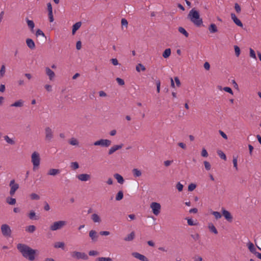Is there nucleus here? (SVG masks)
<instances>
[{
	"label": "nucleus",
	"instance_id": "f8f14e48",
	"mask_svg": "<svg viewBox=\"0 0 261 261\" xmlns=\"http://www.w3.org/2000/svg\"><path fill=\"white\" fill-rule=\"evenodd\" d=\"M132 254L135 258H137L141 261H149L147 257L138 252H133Z\"/></svg>",
	"mask_w": 261,
	"mask_h": 261
},
{
	"label": "nucleus",
	"instance_id": "a211bd4d",
	"mask_svg": "<svg viewBox=\"0 0 261 261\" xmlns=\"http://www.w3.org/2000/svg\"><path fill=\"white\" fill-rule=\"evenodd\" d=\"M26 43L27 46L31 49H34L35 47V44L34 41L30 38H28L26 40Z\"/></svg>",
	"mask_w": 261,
	"mask_h": 261
},
{
	"label": "nucleus",
	"instance_id": "b1692460",
	"mask_svg": "<svg viewBox=\"0 0 261 261\" xmlns=\"http://www.w3.org/2000/svg\"><path fill=\"white\" fill-rule=\"evenodd\" d=\"M114 177L117 180V182L120 184H123L124 180L123 177L118 173H116L114 175Z\"/></svg>",
	"mask_w": 261,
	"mask_h": 261
},
{
	"label": "nucleus",
	"instance_id": "de8ad7c7",
	"mask_svg": "<svg viewBox=\"0 0 261 261\" xmlns=\"http://www.w3.org/2000/svg\"><path fill=\"white\" fill-rule=\"evenodd\" d=\"M212 214L216 219H220L221 217V215L220 212L214 211L212 212Z\"/></svg>",
	"mask_w": 261,
	"mask_h": 261
},
{
	"label": "nucleus",
	"instance_id": "0e129e2a",
	"mask_svg": "<svg viewBox=\"0 0 261 261\" xmlns=\"http://www.w3.org/2000/svg\"><path fill=\"white\" fill-rule=\"evenodd\" d=\"M48 17L50 22H53L54 20L53 12L48 13Z\"/></svg>",
	"mask_w": 261,
	"mask_h": 261
},
{
	"label": "nucleus",
	"instance_id": "dca6fc26",
	"mask_svg": "<svg viewBox=\"0 0 261 261\" xmlns=\"http://www.w3.org/2000/svg\"><path fill=\"white\" fill-rule=\"evenodd\" d=\"M89 237L93 242L97 241L98 235L95 230H91L89 231Z\"/></svg>",
	"mask_w": 261,
	"mask_h": 261
},
{
	"label": "nucleus",
	"instance_id": "aec40b11",
	"mask_svg": "<svg viewBox=\"0 0 261 261\" xmlns=\"http://www.w3.org/2000/svg\"><path fill=\"white\" fill-rule=\"evenodd\" d=\"M24 101L22 99H19L11 105L12 107H21L23 106Z\"/></svg>",
	"mask_w": 261,
	"mask_h": 261
},
{
	"label": "nucleus",
	"instance_id": "f03ea898",
	"mask_svg": "<svg viewBox=\"0 0 261 261\" xmlns=\"http://www.w3.org/2000/svg\"><path fill=\"white\" fill-rule=\"evenodd\" d=\"M188 18L197 27H200L202 23V19L200 17V14L194 8L191 9L188 14Z\"/></svg>",
	"mask_w": 261,
	"mask_h": 261
},
{
	"label": "nucleus",
	"instance_id": "f3484780",
	"mask_svg": "<svg viewBox=\"0 0 261 261\" xmlns=\"http://www.w3.org/2000/svg\"><path fill=\"white\" fill-rule=\"evenodd\" d=\"M46 74L48 76L50 81H52L55 76V72L49 67L45 68Z\"/></svg>",
	"mask_w": 261,
	"mask_h": 261
},
{
	"label": "nucleus",
	"instance_id": "13d9d810",
	"mask_svg": "<svg viewBox=\"0 0 261 261\" xmlns=\"http://www.w3.org/2000/svg\"><path fill=\"white\" fill-rule=\"evenodd\" d=\"M98 254H99L98 252L97 251H95V250H90L89 252V255L90 256H96V255H98Z\"/></svg>",
	"mask_w": 261,
	"mask_h": 261
},
{
	"label": "nucleus",
	"instance_id": "2eb2a0df",
	"mask_svg": "<svg viewBox=\"0 0 261 261\" xmlns=\"http://www.w3.org/2000/svg\"><path fill=\"white\" fill-rule=\"evenodd\" d=\"M231 18L236 25L242 28L243 27V24L241 21V20L237 18L236 15L234 13L231 14Z\"/></svg>",
	"mask_w": 261,
	"mask_h": 261
},
{
	"label": "nucleus",
	"instance_id": "f257e3e1",
	"mask_svg": "<svg viewBox=\"0 0 261 261\" xmlns=\"http://www.w3.org/2000/svg\"><path fill=\"white\" fill-rule=\"evenodd\" d=\"M17 248L21 252L24 258L30 261H33L35 259L36 251L32 249L27 245L18 244L17 245Z\"/></svg>",
	"mask_w": 261,
	"mask_h": 261
},
{
	"label": "nucleus",
	"instance_id": "680f3d73",
	"mask_svg": "<svg viewBox=\"0 0 261 261\" xmlns=\"http://www.w3.org/2000/svg\"><path fill=\"white\" fill-rule=\"evenodd\" d=\"M111 62L113 65L116 66L119 64L118 61L116 58H113L111 59Z\"/></svg>",
	"mask_w": 261,
	"mask_h": 261
},
{
	"label": "nucleus",
	"instance_id": "9b49d317",
	"mask_svg": "<svg viewBox=\"0 0 261 261\" xmlns=\"http://www.w3.org/2000/svg\"><path fill=\"white\" fill-rule=\"evenodd\" d=\"M76 178L81 181H87L91 178V175L86 173H82L76 175Z\"/></svg>",
	"mask_w": 261,
	"mask_h": 261
},
{
	"label": "nucleus",
	"instance_id": "1a4fd4ad",
	"mask_svg": "<svg viewBox=\"0 0 261 261\" xmlns=\"http://www.w3.org/2000/svg\"><path fill=\"white\" fill-rule=\"evenodd\" d=\"M9 186L10 187V190L9 192L10 195L11 196H13L15 194L16 191L18 189L19 185L15 182L14 179H12L10 182Z\"/></svg>",
	"mask_w": 261,
	"mask_h": 261
},
{
	"label": "nucleus",
	"instance_id": "bb28decb",
	"mask_svg": "<svg viewBox=\"0 0 261 261\" xmlns=\"http://www.w3.org/2000/svg\"><path fill=\"white\" fill-rule=\"evenodd\" d=\"M208 228L210 229V230L211 232H213L214 233H215L216 234L218 233V231L213 223H208Z\"/></svg>",
	"mask_w": 261,
	"mask_h": 261
},
{
	"label": "nucleus",
	"instance_id": "338daca9",
	"mask_svg": "<svg viewBox=\"0 0 261 261\" xmlns=\"http://www.w3.org/2000/svg\"><path fill=\"white\" fill-rule=\"evenodd\" d=\"M82 47V43L80 41H78L76 44V48L77 50H80Z\"/></svg>",
	"mask_w": 261,
	"mask_h": 261
},
{
	"label": "nucleus",
	"instance_id": "6ab92c4d",
	"mask_svg": "<svg viewBox=\"0 0 261 261\" xmlns=\"http://www.w3.org/2000/svg\"><path fill=\"white\" fill-rule=\"evenodd\" d=\"M60 173V170L58 169H50L48 170L47 174L51 176H56Z\"/></svg>",
	"mask_w": 261,
	"mask_h": 261
},
{
	"label": "nucleus",
	"instance_id": "5701e85b",
	"mask_svg": "<svg viewBox=\"0 0 261 261\" xmlns=\"http://www.w3.org/2000/svg\"><path fill=\"white\" fill-rule=\"evenodd\" d=\"M91 219L94 223H100L101 222V219L97 214H92Z\"/></svg>",
	"mask_w": 261,
	"mask_h": 261
},
{
	"label": "nucleus",
	"instance_id": "39448f33",
	"mask_svg": "<svg viewBox=\"0 0 261 261\" xmlns=\"http://www.w3.org/2000/svg\"><path fill=\"white\" fill-rule=\"evenodd\" d=\"M66 225L65 221L60 220L54 222L49 227V228L52 231H56L62 228Z\"/></svg>",
	"mask_w": 261,
	"mask_h": 261
},
{
	"label": "nucleus",
	"instance_id": "412c9836",
	"mask_svg": "<svg viewBox=\"0 0 261 261\" xmlns=\"http://www.w3.org/2000/svg\"><path fill=\"white\" fill-rule=\"evenodd\" d=\"M208 31L211 33H215L218 32V29L216 25L214 23H212L208 27Z\"/></svg>",
	"mask_w": 261,
	"mask_h": 261
},
{
	"label": "nucleus",
	"instance_id": "cd10ccee",
	"mask_svg": "<svg viewBox=\"0 0 261 261\" xmlns=\"http://www.w3.org/2000/svg\"><path fill=\"white\" fill-rule=\"evenodd\" d=\"M135 233L134 231H132L130 234L127 235L124 239L125 241H131L135 238Z\"/></svg>",
	"mask_w": 261,
	"mask_h": 261
},
{
	"label": "nucleus",
	"instance_id": "864d4df0",
	"mask_svg": "<svg viewBox=\"0 0 261 261\" xmlns=\"http://www.w3.org/2000/svg\"><path fill=\"white\" fill-rule=\"evenodd\" d=\"M187 223H188V224L190 226H194V225H196V223H194V221L191 218L187 219Z\"/></svg>",
	"mask_w": 261,
	"mask_h": 261
},
{
	"label": "nucleus",
	"instance_id": "473e14b6",
	"mask_svg": "<svg viewBox=\"0 0 261 261\" xmlns=\"http://www.w3.org/2000/svg\"><path fill=\"white\" fill-rule=\"evenodd\" d=\"M178 31L182 34H183L186 37H188L189 36V33L187 32V31L182 27L178 28Z\"/></svg>",
	"mask_w": 261,
	"mask_h": 261
},
{
	"label": "nucleus",
	"instance_id": "58836bf2",
	"mask_svg": "<svg viewBox=\"0 0 261 261\" xmlns=\"http://www.w3.org/2000/svg\"><path fill=\"white\" fill-rule=\"evenodd\" d=\"M6 72V67L5 65H2L0 69V77H4Z\"/></svg>",
	"mask_w": 261,
	"mask_h": 261
},
{
	"label": "nucleus",
	"instance_id": "423d86ee",
	"mask_svg": "<svg viewBox=\"0 0 261 261\" xmlns=\"http://www.w3.org/2000/svg\"><path fill=\"white\" fill-rule=\"evenodd\" d=\"M71 256L72 258L76 259L87 260L88 259V256L85 252L77 251L71 252Z\"/></svg>",
	"mask_w": 261,
	"mask_h": 261
},
{
	"label": "nucleus",
	"instance_id": "6e6552de",
	"mask_svg": "<svg viewBox=\"0 0 261 261\" xmlns=\"http://www.w3.org/2000/svg\"><path fill=\"white\" fill-rule=\"evenodd\" d=\"M150 207L151 209L153 214L155 216L159 215L161 212V205L160 203L158 202H153L151 203Z\"/></svg>",
	"mask_w": 261,
	"mask_h": 261
},
{
	"label": "nucleus",
	"instance_id": "4d7b16f0",
	"mask_svg": "<svg viewBox=\"0 0 261 261\" xmlns=\"http://www.w3.org/2000/svg\"><path fill=\"white\" fill-rule=\"evenodd\" d=\"M201 154L202 156L205 158L207 157L208 155L206 150L204 148L202 149Z\"/></svg>",
	"mask_w": 261,
	"mask_h": 261
},
{
	"label": "nucleus",
	"instance_id": "a18cd8bd",
	"mask_svg": "<svg viewBox=\"0 0 261 261\" xmlns=\"http://www.w3.org/2000/svg\"><path fill=\"white\" fill-rule=\"evenodd\" d=\"M30 197L32 200H39L40 199V196L36 193H32L30 195Z\"/></svg>",
	"mask_w": 261,
	"mask_h": 261
},
{
	"label": "nucleus",
	"instance_id": "2f4dec72",
	"mask_svg": "<svg viewBox=\"0 0 261 261\" xmlns=\"http://www.w3.org/2000/svg\"><path fill=\"white\" fill-rule=\"evenodd\" d=\"M171 55L170 48L166 49L163 53V57L164 58H168Z\"/></svg>",
	"mask_w": 261,
	"mask_h": 261
},
{
	"label": "nucleus",
	"instance_id": "37998d69",
	"mask_svg": "<svg viewBox=\"0 0 261 261\" xmlns=\"http://www.w3.org/2000/svg\"><path fill=\"white\" fill-rule=\"evenodd\" d=\"M140 67H141V70L142 71H145L146 68L145 67V66L144 65H143L141 63H139L138 64L137 66H136V70L138 71V72H140Z\"/></svg>",
	"mask_w": 261,
	"mask_h": 261
},
{
	"label": "nucleus",
	"instance_id": "c9c22d12",
	"mask_svg": "<svg viewBox=\"0 0 261 261\" xmlns=\"http://www.w3.org/2000/svg\"><path fill=\"white\" fill-rule=\"evenodd\" d=\"M123 197V193L122 191H120L118 192L116 196V200L117 201H119L121 200Z\"/></svg>",
	"mask_w": 261,
	"mask_h": 261
},
{
	"label": "nucleus",
	"instance_id": "8fccbe9b",
	"mask_svg": "<svg viewBox=\"0 0 261 261\" xmlns=\"http://www.w3.org/2000/svg\"><path fill=\"white\" fill-rule=\"evenodd\" d=\"M203 163H204L205 169L207 171L210 170L211 168V165L210 163L209 162H208L207 161H204L203 162Z\"/></svg>",
	"mask_w": 261,
	"mask_h": 261
},
{
	"label": "nucleus",
	"instance_id": "7ed1b4c3",
	"mask_svg": "<svg viewBox=\"0 0 261 261\" xmlns=\"http://www.w3.org/2000/svg\"><path fill=\"white\" fill-rule=\"evenodd\" d=\"M31 161L33 165V170L37 168L40 163V158L38 152L34 151L31 155Z\"/></svg>",
	"mask_w": 261,
	"mask_h": 261
},
{
	"label": "nucleus",
	"instance_id": "9d476101",
	"mask_svg": "<svg viewBox=\"0 0 261 261\" xmlns=\"http://www.w3.org/2000/svg\"><path fill=\"white\" fill-rule=\"evenodd\" d=\"M54 138V132L51 128L47 127L45 128V139L46 141H50Z\"/></svg>",
	"mask_w": 261,
	"mask_h": 261
},
{
	"label": "nucleus",
	"instance_id": "774afa93",
	"mask_svg": "<svg viewBox=\"0 0 261 261\" xmlns=\"http://www.w3.org/2000/svg\"><path fill=\"white\" fill-rule=\"evenodd\" d=\"M194 261H202V258L200 256H196L194 257Z\"/></svg>",
	"mask_w": 261,
	"mask_h": 261
},
{
	"label": "nucleus",
	"instance_id": "0eeeda50",
	"mask_svg": "<svg viewBox=\"0 0 261 261\" xmlns=\"http://www.w3.org/2000/svg\"><path fill=\"white\" fill-rule=\"evenodd\" d=\"M111 141L108 139H101L93 143L94 146H100L103 147H108L111 145Z\"/></svg>",
	"mask_w": 261,
	"mask_h": 261
},
{
	"label": "nucleus",
	"instance_id": "603ef678",
	"mask_svg": "<svg viewBox=\"0 0 261 261\" xmlns=\"http://www.w3.org/2000/svg\"><path fill=\"white\" fill-rule=\"evenodd\" d=\"M36 36L38 37L39 36H41L43 37L45 36L44 33L40 29H38L36 32Z\"/></svg>",
	"mask_w": 261,
	"mask_h": 261
},
{
	"label": "nucleus",
	"instance_id": "c03bdc74",
	"mask_svg": "<svg viewBox=\"0 0 261 261\" xmlns=\"http://www.w3.org/2000/svg\"><path fill=\"white\" fill-rule=\"evenodd\" d=\"M233 167L236 169V170H238V160L237 157H233V160H232Z\"/></svg>",
	"mask_w": 261,
	"mask_h": 261
},
{
	"label": "nucleus",
	"instance_id": "49530a36",
	"mask_svg": "<svg viewBox=\"0 0 261 261\" xmlns=\"http://www.w3.org/2000/svg\"><path fill=\"white\" fill-rule=\"evenodd\" d=\"M235 54L237 57H239L240 55V47L237 45L234 46Z\"/></svg>",
	"mask_w": 261,
	"mask_h": 261
},
{
	"label": "nucleus",
	"instance_id": "052dcab7",
	"mask_svg": "<svg viewBox=\"0 0 261 261\" xmlns=\"http://www.w3.org/2000/svg\"><path fill=\"white\" fill-rule=\"evenodd\" d=\"M116 80L119 85L122 86L124 85V81H123V80L119 77H117L116 78Z\"/></svg>",
	"mask_w": 261,
	"mask_h": 261
},
{
	"label": "nucleus",
	"instance_id": "3c124183",
	"mask_svg": "<svg viewBox=\"0 0 261 261\" xmlns=\"http://www.w3.org/2000/svg\"><path fill=\"white\" fill-rule=\"evenodd\" d=\"M249 51H250V56L251 58H252L254 59H256V55H255V51H254V50L250 48L249 49Z\"/></svg>",
	"mask_w": 261,
	"mask_h": 261
},
{
	"label": "nucleus",
	"instance_id": "4c0bfd02",
	"mask_svg": "<svg viewBox=\"0 0 261 261\" xmlns=\"http://www.w3.org/2000/svg\"><path fill=\"white\" fill-rule=\"evenodd\" d=\"M4 139L9 144L13 145L15 144L14 141L9 137L8 136H4Z\"/></svg>",
	"mask_w": 261,
	"mask_h": 261
},
{
	"label": "nucleus",
	"instance_id": "79ce46f5",
	"mask_svg": "<svg viewBox=\"0 0 261 261\" xmlns=\"http://www.w3.org/2000/svg\"><path fill=\"white\" fill-rule=\"evenodd\" d=\"M70 167L73 170H76L79 168V165L77 162H72L70 164Z\"/></svg>",
	"mask_w": 261,
	"mask_h": 261
},
{
	"label": "nucleus",
	"instance_id": "e433bc0d",
	"mask_svg": "<svg viewBox=\"0 0 261 261\" xmlns=\"http://www.w3.org/2000/svg\"><path fill=\"white\" fill-rule=\"evenodd\" d=\"M36 229V227L34 225H29L28 226L25 230L29 232L33 233Z\"/></svg>",
	"mask_w": 261,
	"mask_h": 261
},
{
	"label": "nucleus",
	"instance_id": "7c9ffc66",
	"mask_svg": "<svg viewBox=\"0 0 261 261\" xmlns=\"http://www.w3.org/2000/svg\"><path fill=\"white\" fill-rule=\"evenodd\" d=\"M6 202L10 205H14L16 203V201L15 198L12 197H7L6 198Z\"/></svg>",
	"mask_w": 261,
	"mask_h": 261
},
{
	"label": "nucleus",
	"instance_id": "c85d7f7f",
	"mask_svg": "<svg viewBox=\"0 0 261 261\" xmlns=\"http://www.w3.org/2000/svg\"><path fill=\"white\" fill-rule=\"evenodd\" d=\"M247 246L249 250L253 254H255L256 252L255 248L254 247V246L252 243L249 242L248 243Z\"/></svg>",
	"mask_w": 261,
	"mask_h": 261
},
{
	"label": "nucleus",
	"instance_id": "4be33fe9",
	"mask_svg": "<svg viewBox=\"0 0 261 261\" xmlns=\"http://www.w3.org/2000/svg\"><path fill=\"white\" fill-rule=\"evenodd\" d=\"M82 25V22L79 21L77 22H76L75 24H74L72 26V34H74L76 31L79 29V28L81 27Z\"/></svg>",
	"mask_w": 261,
	"mask_h": 261
},
{
	"label": "nucleus",
	"instance_id": "bf43d9fd",
	"mask_svg": "<svg viewBox=\"0 0 261 261\" xmlns=\"http://www.w3.org/2000/svg\"><path fill=\"white\" fill-rule=\"evenodd\" d=\"M234 9L238 13H239L241 11L240 6L237 3L235 4V5H234Z\"/></svg>",
	"mask_w": 261,
	"mask_h": 261
},
{
	"label": "nucleus",
	"instance_id": "ddd939ff",
	"mask_svg": "<svg viewBox=\"0 0 261 261\" xmlns=\"http://www.w3.org/2000/svg\"><path fill=\"white\" fill-rule=\"evenodd\" d=\"M122 147H123L122 144H121L119 145H115L113 146L109 150V152H108L109 155L112 154L113 153H114L117 150L122 148Z\"/></svg>",
	"mask_w": 261,
	"mask_h": 261
},
{
	"label": "nucleus",
	"instance_id": "09e8293b",
	"mask_svg": "<svg viewBox=\"0 0 261 261\" xmlns=\"http://www.w3.org/2000/svg\"><path fill=\"white\" fill-rule=\"evenodd\" d=\"M176 188L178 191L181 192L183 190V185L180 182H178L176 185Z\"/></svg>",
	"mask_w": 261,
	"mask_h": 261
},
{
	"label": "nucleus",
	"instance_id": "c756f323",
	"mask_svg": "<svg viewBox=\"0 0 261 261\" xmlns=\"http://www.w3.org/2000/svg\"><path fill=\"white\" fill-rule=\"evenodd\" d=\"M65 243L63 242H57L55 243L54 247L56 248H61L62 249H64Z\"/></svg>",
	"mask_w": 261,
	"mask_h": 261
},
{
	"label": "nucleus",
	"instance_id": "a878e982",
	"mask_svg": "<svg viewBox=\"0 0 261 261\" xmlns=\"http://www.w3.org/2000/svg\"><path fill=\"white\" fill-rule=\"evenodd\" d=\"M132 172L135 177H140L142 175L141 171L137 168L133 169L132 170Z\"/></svg>",
	"mask_w": 261,
	"mask_h": 261
},
{
	"label": "nucleus",
	"instance_id": "a19ab883",
	"mask_svg": "<svg viewBox=\"0 0 261 261\" xmlns=\"http://www.w3.org/2000/svg\"><path fill=\"white\" fill-rule=\"evenodd\" d=\"M96 261H112V259L109 257H99L96 259Z\"/></svg>",
	"mask_w": 261,
	"mask_h": 261
},
{
	"label": "nucleus",
	"instance_id": "f704fd0d",
	"mask_svg": "<svg viewBox=\"0 0 261 261\" xmlns=\"http://www.w3.org/2000/svg\"><path fill=\"white\" fill-rule=\"evenodd\" d=\"M29 217L31 220H37L38 218L36 216V213L34 211H31L29 214Z\"/></svg>",
	"mask_w": 261,
	"mask_h": 261
},
{
	"label": "nucleus",
	"instance_id": "5fc2aeb1",
	"mask_svg": "<svg viewBox=\"0 0 261 261\" xmlns=\"http://www.w3.org/2000/svg\"><path fill=\"white\" fill-rule=\"evenodd\" d=\"M196 187V185L194 184H190L188 186V190L189 191H193Z\"/></svg>",
	"mask_w": 261,
	"mask_h": 261
},
{
	"label": "nucleus",
	"instance_id": "6e6d98bb",
	"mask_svg": "<svg viewBox=\"0 0 261 261\" xmlns=\"http://www.w3.org/2000/svg\"><path fill=\"white\" fill-rule=\"evenodd\" d=\"M223 89L225 92H228V93H230V94H231L232 95H233V94L232 89L230 87H225L223 88Z\"/></svg>",
	"mask_w": 261,
	"mask_h": 261
},
{
	"label": "nucleus",
	"instance_id": "e2e57ef3",
	"mask_svg": "<svg viewBox=\"0 0 261 261\" xmlns=\"http://www.w3.org/2000/svg\"><path fill=\"white\" fill-rule=\"evenodd\" d=\"M156 91L158 93H159L160 91V86H161V83L159 80L156 81Z\"/></svg>",
	"mask_w": 261,
	"mask_h": 261
},
{
	"label": "nucleus",
	"instance_id": "4468645a",
	"mask_svg": "<svg viewBox=\"0 0 261 261\" xmlns=\"http://www.w3.org/2000/svg\"><path fill=\"white\" fill-rule=\"evenodd\" d=\"M222 215L224 217L226 220L228 222H231L232 221V216L229 212L225 210H222Z\"/></svg>",
	"mask_w": 261,
	"mask_h": 261
},
{
	"label": "nucleus",
	"instance_id": "69168bd1",
	"mask_svg": "<svg viewBox=\"0 0 261 261\" xmlns=\"http://www.w3.org/2000/svg\"><path fill=\"white\" fill-rule=\"evenodd\" d=\"M174 81L175 82L176 86L177 87H180L181 84H180V82L178 77H174Z\"/></svg>",
	"mask_w": 261,
	"mask_h": 261
},
{
	"label": "nucleus",
	"instance_id": "20e7f679",
	"mask_svg": "<svg viewBox=\"0 0 261 261\" xmlns=\"http://www.w3.org/2000/svg\"><path fill=\"white\" fill-rule=\"evenodd\" d=\"M1 230L4 237L9 238L11 237L12 230L9 225L7 224H2L1 226Z\"/></svg>",
	"mask_w": 261,
	"mask_h": 261
},
{
	"label": "nucleus",
	"instance_id": "ea45409f",
	"mask_svg": "<svg viewBox=\"0 0 261 261\" xmlns=\"http://www.w3.org/2000/svg\"><path fill=\"white\" fill-rule=\"evenodd\" d=\"M217 154L220 156V158L222 159H223L224 160H226V156L225 154V153L221 150H219L217 151Z\"/></svg>",
	"mask_w": 261,
	"mask_h": 261
},
{
	"label": "nucleus",
	"instance_id": "393cba45",
	"mask_svg": "<svg viewBox=\"0 0 261 261\" xmlns=\"http://www.w3.org/2000/svg\"><path fill=\"white\" fill-rule=\"evenodd\" d=\"M26 21L29 28L31 29V32L34 31V28L35 27V24L33 20H30L28 18H26Z\"/></svg>",
	"mask_w": 261,
	"mask_h": 261
},
{
	"label": "nucleus",
	"instance_id": "72a5a7b5",
	"mask_svg": "<svg viewBox=\"0 0 261 261\" xmlns=\"http://www.w3.org/2000/svg\"><path fill=\"white\" fill-rule=\"evenodd\" d=\"M69 143L70 145H74V146H77L79 144L78 140L74 138H72L69 140Z\"/></svg>",
	"mask_w": 261,
	"mask_h": 261
}]
</instances>
